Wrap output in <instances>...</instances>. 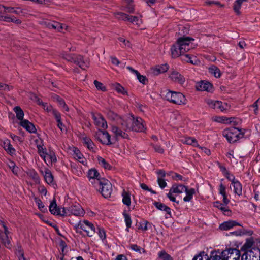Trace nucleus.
<instances>
[{
    "label": "nucleus",
    "mask_w": 260,
    "mask_h": 260,
    "mask_svg": "<svg viewBox=\"0 0 260 260\" xmlns=\"http://www.w3.org/2000/svg\"><path fill=\"white\" fill-rule=\"evenodd\" d=\"M241 260H260V249L252 248L247 250L241 256Z\"/></svg>",
    "instance_id": "obj_11"
},
{
    "label": "nucleus",
    "mask_w": 260,
    "mask_h": 260,
    "mask_svg": "<svg viewBox=\"0 0 260 260\" xmlns=\"http://www.w3.org/2000/svg\"><path fill=\"white\" fill-rule=\"evenodd\" d=\"M237 225L241 226V224L235 221L229 220L221 224L219 228L222 230H229Z\"/></svg>",
    "instance_id": "obj_28"
},
{
    "label": "nucleus",
    "mask_w": 260,
    "mask_h": 260,
    "mask_svg": "<svg viewBox=\"0 0 260 260\" xmlns=\"http://www.w3.org/2000/svg\"><path fill=\"white\" fill-rule=\"evenodd\" d=\"M41 172L43 175L44 179L47 184H51L53 183V177L49 169L45 168L44 171L42 170Z\"/></svg>",
    "instance_id": "obj_30"
},
{
    "label": "nucleus",
    "mask_w": 260,
    "mask_h": 260,
    "mask_svg": "<svg viewBox=\"0 0 260 260\" xmlns=\"http://www.w3.org/2000/svg\"><path fill=\"white\" fill-rule=\"evenodd\" d=\"M8 166L10 168V169H11L13 173L17 175L18 171H19V168L17 166H16L15 164L12 161H10L8 163Z\"/></svg>",
    "instance_id": "obj_53"
},
{
    "label": "nucleus",
    "mask_w": 260,
    "mask_h": 260,
    "mask_svg": "<svg viewBox=\"0 0 260 260\" xmlns=\"http://www.w3.org/2000/svg\"><path fill=\"white\" fill-rule=\"evenodd\" d=\"M223 136L226 138L229 143H234L242 137L243 134L238 128L232 127L224 130Z\"/></svg>",
    "instance_id": "obj_6"
},
{
    "label": "nucleus",
    "mask_w": 260,
    "mask_h": 260,
    "mask_svg": "<svg viewBox=\"0 0 260 260\" xmlns=\"http://www.w3.org/2000/svg\"><path fill=\"white\" fill-rule=\"evenodd\" d=\"M57 102L59 105V106L63 108L66 111H69V108L67 106L65 102L63 100V99H56Z\"/></svg>",
    "instance_id": "obj_60"
},
{
    "label": "nucleus",
    "mask_w": 260,
    "mask_h": 260,
    "mask_svg": "<svg viewBox=\"0 0 260 260\" xmlns=\"http://www.w3.org/2000/svg\"><path fill=\"white\" fill-rule=\"evenodd\" d=\"M40 23L46 26L50 29H55L60 32H63V30L67 29L66 25L60 24L57 22H50L48 20H43L41 21Z\"/></svg>",
    "instance_id": "obj_16"
},
{
    "label": "nucleus",
    "mask_w": 260,
    "mask_h": 260,
    "mask_svg": "<svg viewBox=\"0 0 260 260\" xmlns=\"http://www.w3.org/2000/svg\"><path fill=\"white\" fill-rule=\"evenodd\" d=\"M129 248L139 253H146V251L144 248L138 246L136 244H131L129 245Z\"/></svg>",
    "instance_id": "obj_51"
},
{
    "label": "nucleus",
    "mask_w": 260,
    "mask_h": 260,
    "mask_svg": "<svg viewBox=\"0 0 260 260\" xmlns=\"http://www.w3.org/2000/svg\"><path fill=\"white\" fill-rule=\"evenodd\" d=\"M49 208L50 212L52 214L60 216L64 215V208L61 209L58 208L55 199L50 203Z\"/></svg>",
    "instance_id": "obj_20"
},
{
    "label": "nucleus",
    "mask_w": 260,
    "mask_h": 260,
    "mask_svg": "<svg viewBox=\"0 0 260 260\" xmlns=\"http://www.w3.org/2000/svg\"><path fill=\"white\" fill-rule=\"evenodd\" d=\"M62 57L68 61L76 63L84 70H85L89 66V62L88 60H84L83 56L80 55L62 53Z\"/></svg>",
    "instance_id": "obj_3"
},
{
    "label": "nucleus",
    "mask_w": 260,
    "mask_h": 260,
    "mask_svg": "<svg viewBox=\"0 0 260 260\" xmlns=\"http://www.w3.org/2000/svg\"><path fill=\"white\" fill-rule=\"evenodd\" d=\"M169 66L167 64H163L154 67L151 69V71L154 75H157L167 72Z\"/></svg>",
    "instance_id": "obj_23"
},
{
    "label": "nucleus",
    "mask_w": 260,
    "mask_h": 260,
    "mask_svg": "<svg viewBox=\"0 0 260 260\" xmlns=\"http://www.w3.org/2000/svg\"><path fill=\"white\" fill-rule=\"evenodd\" d=\"M26 173L28 176H29L30 177H31L33 179V180L36 184L39 183L40 178H39L38 174H37V173L36 172V171L35 170H34V169L28 170L26 172Z\"/></svg>",
    "instance_id": "obj_41"
},
{
    "label": "nucleus",
    "mask_w": 260,
    "mask_h": 260,
    "mask_svg": "<svg viewBox=\"0 0 260 260\" xmlns=\"http://www.w3.org/2000/svg\"><path fill=\"white\" fill-rule=\"evenodd\" d=\"M88 177L89 180L93 184L94 187L97 189L98 184H99L102 179H104L100 177L99 173L95 169H91L88 171Z\"/></svg>",
    "instance_id": "obj_13"
},
{
    "label": "nucleus",
    "mask_w": 260,
    "mask_h": 260,
    "mask_svg": "<svg viewBox=\"0 0 260 260\" xmlns=\"http://www.w3.org/2000/svg\"><path fill=\"white\" fill-rule=\"evenodd\" d=\"M95 137L103 144H111L110 136L107 132L99 130L95 134Z\"/></svg>",
    "instance_id": "obj_18"
},
{
    "label": "nucleus",
    "mask_w": 260,
    "mask_h": 260,
    "mask_svg": "<svg viewBox=\"0 0 260 260\" xmlns=\"http://www.w3.org/2000/svg\"><path fill=\"white\" fill-rule=\"evenodd\" d=\"M196 88L198 90L208 92H212L214 89L212 84L206 80H202L197 82Z\"/></svg>",
    "instance_id": "obj_17"
},
{
    "label": "nucleus",
    "mask_w": 260,
    "mask_h": 260,
    "mask_svg": "<svg viewBox=\"0 0 260 260\" xmlns=\"http://www.w3.org/2000/svg\"><path fill=\"white\" fill-rule=\"evenodd\" d=\"M240 251L236 248H228L223 250V259L225 260H239Z\"/></svg>",
    "instance_id": "obj_12"
},
{
    "label": "nucleus",
    "mask_w": 260,
    "mask_h": 260,
    "mask_svg": "<svg viewBox=\"0 0 260 260\" xmlns=\"http://www.w3.org/2000/svg\"><path fill=\"white\" fill-rule=\"evenodd\" d=\"M35 202L37 205L38 208L42 211L45 212L47 211V208L45 207L42 202L38 199H35Z\"/></svg>",
    "instance_id": "obj_54"
},
{
    "label": "nucleus",
    "mask_w": 260,
    "mask_h": 260,
    "mask_svg": "<svg viewBox=\"0 0 260 260\" xmlns=\"http://www.w3.org/2000/svg\"><path fill=\"white\" fill-rule=\"evenodd\" d=\"M36 103L38 105L42 107V108L47 112H51L57 122L61 121L60 113L56 110L53 109L52 107L46 103L43 102L40 99H37Z\"/></svg>",
    "instance_id": "obj_15"
},
{
    "label": "nucleus",
    "mask_w": 260,
    "mask_h": 260,
    "mask_svg": "<svg viewBox=\"0 0 260 260\" xmlns=\"http://www.w3.org/2000/svg\"><path fill=\"white\" fill-rule=\"evenodd\" d=\"M47 164L56 161V157L54 152H50L49 153H46L45 159H43Z\"/></svg>",
    "instance_id": "obj_45"
},
{
    "label": "nucleus",
    "mask_w": 260,
    "mask_h": 260,
    "mask_svg": "<svg viewBox=\"0 0 260 260\" xmlns=\"http://www.w3.org/2000/svg\"><path fill=\"white\" fill-rule=\"evenodd\" d=\"M111 131L116 139L120 138H126L128 137L127 134L116 126L112 125L111 126Z\"/></svg>",
    "instance_id": "obj_25"
},
{
    "label": "nucleus",
    "mask_w": 260,
    "mask_h": 260,
    "mask_svg": "<svg viewBox=\"0 0 260 260\" xmlns=\"http://www.w3.org/2000/svg\"><path fill=\"white\" fill-rule=\"evenodd\" d=\"M84 142L87 145V147L90 150H92L94 147V144L92 140L87 137H85L83 138Z\"/></svg>",
    "instance_id": "obj_52"
},
{
    "label": "nucleus",
    "mask_w": 260,
    "mask_h": 260,
    "mask_svg": "<svg viewBox=\"0 0 260 260\" xmlns=\"http://www.w3.org/2000/svg\"><path fill=\"white\" fill-rule=\"evenodd\" d=\"M11 239L8 228L3 221L0 220V240L2 244L9 249L12 246L11 243Z\"/></svg>",
    "instance_id": "obj_5"
},
{
    "label": "nucleus",
    "mask_w": 260,
    "mask_h": 260,
    "mask_svg": "<svg viewBox=\"0 0 260 260\" xmlns=\"http://www.w3.org/2000/svg\"><path fill=\"white\" fill-rule=\"evenodd\" d=\"M98 160L99 164L105 169H110L111 166L102 157H98Z\"/></svg>",
    "instance_id": "obj_49"
},
{
    "label": "nucleus",
    "mask_w": 260,
    "mask_h": 260,
    "mask_svg": "<svg viewBox=\"0 0 260 260\" xmlns=\"http://www.w3.org/2000/svg\"><path fill=\"white\" fill-rule=\"evenodd\" d=\"M74 157L79 162L82 164L84 165H86L87 164L86 159L84 157L83 155L81 152L77 149L75 148L74 151Z\"/></svg>",
    "instance_id": "obj_32"
},
{
    "label": "nucleus",
    "mask_w": 260,
    "mask_h": 260,
    "mask_svg": "<svg viewBox=\"0 0 260 260\" xmlns=\"http://www.w3.org/2000/svg\"><path fill=\"white\" fill-rule=\"evenodd\" d=\"M186 196L183 198V201L185 202H189L193 199V195L196 194V190L193 188H188V186L185 187L184 190Z\"/></svg>",
    "instance_id": "obj_24"
},
{
    "label": "nucleus",
    "mask_w": 260,
    "mask_h": 260,
    "mask_svg": "<svg viewBox=\"0 0 260 260\" xmlns=\"http://www.w3.org/2000/svg\"><path fill=\"white\" fill-rule=\"evenodd\" d=\"M92 118L94 121V123L99 127L106 129L107 128V124L106 120L100 114H92Z\"/></svg>",
    "instance_id": "obj_21"
},
{
    "label": "nucleus",
    "mask_w": 260,
    "mask_h": 260,
    "mask_svg": "<svg viewBox=\"0 0 260 260\" xmlns=\"http://www.w3.org/2000/svg\"><path fill=\"white\" fill-rule=\"evenodd\" d=\"M118 41L119 42V45L121 47L131 48L132 46L131 42L123 37H119Z\"/></svg>",
    "instance_id": "obj_46"
},
{
    "label": "nucleus",
    "mask_w": 260,
    "mask_h": 260,
    "mask_svg": "<svg viewBox=\"0 0 260 260\" xmlns=\"http://www.w3.org/2000/svg\"><path fill=\"white\" fill-rule=\"evenodd\" d=\"M169 78L174 82L182 84L184 81V78L178 72L172 71L169 75Z\"/></svg>",
    "instance_id": "obj_22"
},
{
    "label": "nucleus",
    "mask_w": 260,
    "mask_h": 260,
    "mask_svg": "<svg viewBox=\"0 0 260 260\" xmlns=\"http://www.w3.org/2000/svg\"><path fill=\"white\" fill-rule=\"evenodd\" d=\"M185 187L186 186L181 184H173L172 187L170 188L168 193L167 194V197L171 201L175 202L178 205L179 204V202L176 200V198L173 194H180L183 193L184 192V189H185Z\"/></svg>",
    "instance_id": "obj_9"
},
{
    "label": "nucleus",
    "mask_w": 260,
    "mask_h": 260,
    "mask_svg": "<svg viewBox=\"0 0 260 260\" xmlns=\"http://www.w3.org/2000/svg\"><path fill=\"white\" fill-rule=\"evenodd\" d=\"M167 100L170 103L179 105H185L187 103L186 99H167Z\"/></svg>",
    "instance_id": "obj_47"
},
{
    "label": "nucleus",
    "mask_w": 260,
    "mask_h": 260,
    "mask_svg": "<svg viewBox=\"0 0 260 260\" xmlns=\"http://www.w3.org/2000/svg\"><path fill=\"white\" fill-rule=\"evenodd\" d=\"M12 89V86L0 82V90L8 91Z\"/></svg>",
    "instance_id": "obj_63"
},
{
    "label": "nucleus",
    "mask_w": 260,
    "mask_h": 260,
    "mask_svg": "<svg viewBox=\"0 0 260 260\" xmlns=\"http://www.w3.org/2000/svg\"><path fill=\"white\" fill-rule=\"evenodd\" d=\"M232 185L234 188V192L235 194L241 196L242 192V185L238 180L232 183Z\"/></svg>",
    "instance_id": "obj_37"
},
{
    "label": "nucleus",
    "mask_w": 260,
    "mask_h": 260,
    "mask_svg": "<svg viewBox=\"0 0 260 260\" xmlns=\"http://www.w3.org/2000/svg\"><path fill=\"white\" fill-rule=\"evenodd\" d=\"M210 254L212 260H225L223 259V251L215 250L212 251Z\"/></svg>",
    "instance_id": "obj_36"
},
{
    "label": "nucleus",
    "mask_w": 260,
    "mask_h": 260,
    "mask_svg": "<svg viewBox=\"0 0 260 260\" xmlns=\"http://www.w3.org/2000/svg\"><path fill=\"white\" fill-rule=\"evenodd\" d=\"M157 183H158L159 187L161 189H163L167 186V183L165 181V180H164V178H157Z\"/></svg>",
    "instance_id": "obj_64"
},
{
    "label": "nucleus",
    "mask_w": 260,
    "mask_h": 260,
    "mask_svg": "<svg viewBox=\"0 0 260 260\" xmlns=\"http://www.w3.org/2000/svg\"><path fill=\"white\" fill-rule=\"evenodd\" d=\"M194 39L189 37L179 38L176 43L171 49L172 56L174 58L177 57L183 53L195 48L197 44L193 41Z\"/></svg>",
    "instance_id": "obj_1"
},
{
    "label": "nucleus",
    "mask_w": 260,
    "mask_h": 260,
    "mask_svg": "<svg viewBox=\"0 0 260 260\" xmlns=\"http://www.w3.org/2000/svg\"><path fill=\"white\" fill-rule=\"evenodd\" d=\"M94 84L95 86L98 90H101L102 91L106 90L105 86L101 82H100L96 80H95L94 81Z\"/></svg>",
    "instance_id": "obj_62"
},
{
    "label": "nucleus",
    "mask_w": 260,
    "mask_h": 260,
    "mask_svg": "<svg viewBox=\"0 0 260 260\" xmlns=\"http://www.w3.org/2000/svg\"><path fill=\"white\" fill-rule=\"evenodd\" d=\"M3 147L11 155H13L15 153V149L13 147L11 144L10 141L8 139H5L3 142Z\"/></svg>",
    "instance_id": "obj_31"
},
{
    "label": "nucleus",
    "mask_w": 260,
    "mask_h": 260,
    "mask_svg": "<svg viewBox=\"0 0 260 260\" xmlns=\"http://www.w3.org/2000/svg\"><path fill=\"white\" fill-rule=\"evenodd\" d=\"M64 215L63 216H70L73 215L76 216H83L85 211L79 204L72 205L67 208H64Z\"/></svg>",
    "instance_id": "obj_8"
},
{
    "label": "nucleus",
    "mask_w": 260,
    "mask_h": 260,
    "mask_svg": "<svg viewBox=\"0 0 260 260\" xmlns=\"http://www.w3.org/2000/svg\"><path fill=\"white\" fill-rule=\"evenodd\" d=\"M159 258L163 260H170L171 256L167 254L165 251H161L158 253Z\"/></svg>",
    "instance_id": "obj_57"
},
{
    "label": "nucleus",
    "mask_w": 260,
    "mask_h": 260,
    "mask_svg": "<svg viewBox=\"0 0 260 260\" xmlns=\"http://www.w3.org/2000/svg\"><path fill=\"white\" fill-rule=\"evenodd\" d=\"M114 88L118 92L122 93L123 95H125L126 93L123 87L118 83H116L114 85Z\"/></svg>",
    "instance_id": "obj_58"
},
{
    "label": "nucleus",
    "mask_w": 260,
    "mask_h": 260,
    "mask_svg": "<svg viewBox=\"0 0 260 260\" xmlns=\"http://www.w3.org/2000/svg\"><path fill=\"white\" fill-rule=\"evenodd\" d=\"M234 118H228L225 116H214L212 117L213 121L224 124H229L232 122Z\"/></svg>",
    "instance_id": "obj_33"
},
{
    "label": "nucleus",
    "mask_w": 260,
    "mask_h": 260,
    "mask_svg": "<svg viewBox=\"0 0 260 260\" xmlns=\"http://www.w3.org/2000/svg\"><path fill=\"white\" fill-rule=\"evenodd\" d=\"M38 152L40 156L43 159H45L46 152L45 149L41 145L37 146Z\"/></svg>",
    "instance_id": "obj_59"
},
{
    "label": "nucleus",
    "mask_w": 260,
    "mask_h": 260,
    "mask_svg": "<svg viewBox=\"0 0 260 260\" xmlns=\"http://www.w3.org/2000/svg\"><path fill=\"white\" fill-rule=\"evenodd\" d=\"M108 116L110 118L114 120H116L117 123L120 124L122 127L124 125L125 119H122L121 118L119 117L116 113H114L112 112H110L108 113Z\"/></svg>",
    "instance_id": "obj_38"
},
{
    "label": "nucleus",
    "mask_w": 260,
    "mask_h": 260,
    "mask_svg": "<svg viewBox=\"0 0 260 260\" xmlns=\"http://www.w3.org/2000/svg\"><path fill=\"white\" fill-rule=\"evenodd\" d=\"M19 9L17 8V10L13 7H5L3 5H0V13H19L18 11Z\"/></svg>",
    "instance_id": "obj_40"
},
{
    "label": "nucleus",
    "mask_w": 260,
    "mask_h": 260,
    "mask_svg": "<svg viewBox=\"0 0 260 260\" xmlns=\"http://www.w3.org/2000/svg\"><path fill=\"white\" fill-rule=\"evenodd\" d=\"M214 206L219 209L224 215L228 216L230 215L231 212L226 205L223 204L218 201H216L214 203Z\"/></svg>",
    "instance_id": "obj_29"
},
{
    "label": "nucleus",
    "mask_w": 260,
    "mask_h": 260,
    "mask_svg": "<svg viewBox=\"0 0 260 260\" xmlns=\"http://www.w3.org/2000/svg\"><path fill=\"white\" fill-rule=\"evenodd\" d=\"M126 68L133 74H135L137 79L139 80V81L142 83L143 84H146L147 82V79L146 77V76L142 75L140 74V73L137 71L133 68H132L131 67L127 66Z\"/></svg>",
    "instance_id": "obj_26"
},
{
    "label": "nucleus",
    "mask_w": 260,
    "mask_h": 260,
    "mask_svg": "<svg viewBox=\"0 0 260 260\" xmlns=\"http://www.w3.org/2000/svg\"><path fill=\"white\" fill-rule=\"evenodd\" d=\"M100 191L102 195L105 198H109L112 192V184L107 179H102L99 184H98V188Z\"/></svg>",
    "instance_id": "obj_7"
},
{
    "label": "nucleus",
    "mask_w": 260,
    "mask_h": 260,
    "mask_svg": "<svg viewBox=\"0 0 260 260\" xmlns=\"http://www.w3.org/2000/svg\"><path fill=\"white\" fill-rule=\"evenodd\" d=\"M192 260H208V255L203 252L195 256Z\"/></svg>",
    "instance_id": "obj_56"
},
{
    "label": "nucleus",
    "mask_w": 260,
    "mask_h": 260,
    "mask_svg": "<svg viewBox=\"0 0 260 260\" xmlns=\"http://www.w3.org/2000/svg\"><path fill=\"white\" fill-rule=\"evenodd\" d=\"M206 103L209 107L220 111L226 110L230 107V106L226 103H223L221 101L215 99H206Z\"/></svg>",
    "instance_id": "obj_10"
},
{
    "label": "nucleus",
    "mask_w": 260,
    "mask_h": 260,
    "mask_svg": "<svg viewBox=\"0 0 260 260\" xmlns=\"http://www.w3.org/2000/svg\"><path fill=\"white\" fill-rule=\"evenodd\" d=\"M123 216H124V221H125L127 228L128 229V228H131V225H132V221L130 216L125 213H123Z\"/></svg>",
    "instance_id": "obj_55"
},
{
    "label": "nucleus",
    "mask_w": 260,
    "mask_h": 260,
    "mask_svg": "<svg viewBox=\"0 0 260 260\" xmlns=\"http://www.w3.org/2000/svg\"><path fill=\"white\" fill-rule=\"evenodd\" d=\"M154 205L157 208L158 210L165 211L168 214L171 215V209L165 205V204L158 202H155L154 203Z\"/></svg>",
    "instance_id": "obj_39"
},
{
    "label": "nucleus",
    "mask_w": 260,
    "mask_h": 260,
    "mask_svg": "<svg viewBox=\"0 0 260 260\" xmlns=\"http://www.w3.org/2000/svg\"><path fill=\"white\" fill-rule=\"evenodd\" d=\"M183 60L192 64H198L200 63V61L196 56H190L189 55H185Z\"/></svg>",
    "instance_id": "obj_44"
},
{
    "label": "nucleus",
    "mask_w": 260,
    "mask_h": 260,
    "mask_svg": "<svg viewBox=\"0 0 260 260\" xmlns=\"http://www.w3.org/2000/svg\"><path fill=\"white\" fill-rule=\"evenodd\" d=\"M115 16L117 19L123 20L124 21H129L134 24L140 26L142 23V20L138 17L129 16L122 12H118L115 14Z\"/></svg>",
    "instance_id": "obj_14"
},
{
    "label": "nucleus",
    "mask_w": 260,
    "mask_h": 260,
    "mask_svg": "<svg viewBox=\"0 0 260 260\" xmlns=\"http://www.w3.org/2000/svg\"><path fill=\"white\" fill-rule=\"evenodd\" d=\"M125 3L126 6H125L126 10L129 12L132 13L134 11V6L133 5V0H125Z\"/></svg>",
    "instance_id": "obj_50"
},
{
    "label": "nucleus",
    "mask_w": 260,
    "mask_h": 260,
    "mask_svg": "<svg viewBox=\"0 0 260 260\" xmlns=\"http://www.w3.org/2000/svg\"><path fill=\"white\" fill-rule=\"evenodd\" d=\"M14 111L16 114V117L19 120L22 121L24 117V112L22 109L19 107L16 106L14 108Z\"/></svg>",
    "instance_id": "obj_48"
},
{
    "label": "nucleus",
    "mask_w": 260,
    "mask_h": 260,
    "mask_svg": "<svg viewBox=\"0 0 260 260\" xmlns=\"http://www.w3.org/2000/svg\"><path fill=\"white\" fill-rule=\"evenodd\" d=\"M182 143L187 145H191L193 146H198V143L196 139L191 137H184L181 139Z\"/></svg>",
    "instance_id": "obj_42"
},
{
    "label": "nucleus",
    "mask_w": 260,
    "mask_h": 260,
    "mask_svg": "<svg viewBox=\"0 0 260 260\" xmlns=\"http://www.w3.org/2000/svg\"><path fill=\"white\" fill-rule=\"evenodd\" d=\"M75 227L77 231L79 230H83L89 237H92L96 233V228L94 225L87 220H80L75 225Z\"/></svg>",
    "instance_id": "obj_4"
},
{
    "label": "nucleus",
    "mask_w": 260,
    "mask_h": 260,
    "mask_svg": "<svg viewBox=\"0 0 260 260\" xmlns=\"http://www.w3.org/2000/svg\"><path fill=\"white\" fill-rule=\"evenodd\" d=\"M98 234L100 237V238L102 240H104L106 239V233H105V232L104 231V230L102 228H99V227H98Z\"/></svg>",
    "instance_id": "obj_61"
},
{
    "label": "nucleus",
    "mask_w": 260,
    "mask_h": 260,
    "mask_svg": "<svg viewBox=\"0 0 260 260\" xmlns=\"http://www.w3.org/2000/svg\"><path fill=\"white\" fill-rule=\"evenodd\" d=\"M209 72L213 75L215 78H219L221 76V72L220 69L215 66H211L208 69Z\"/></svg>",
    "instance_id": "obj_35"
},
{
    "label": "nucleus",
    "mask_w": 260,
    "mask_h": 260,
    "mask_svg": "<svg viewBox=\"0 0 260 260\" xmlns=\"http://www.w3.org/2000/svg\"><path fill=\"white\" fill-rule=\"evenodd\" d=\"M20 125L29 133H35L36 132V129L34 125L27 120L25 119L21 121L20 122Z\"/></svg>",
    "instance_id": "obj_27"
},
{
    "label": "nucleus",
    "mask_w": 260,
    "mask_h": 260,
    "mask_svg": "<svg viewBox=\"0 0 260 260\" xmlns=\"http://www.w3.org/2000/svg\"><path fill=\"white\" fill-rule=\"evenodd\" d=\"M122 203L129 207L131 204V194L129 192L123 190L122 192Z\"/></svg>",
    "instance_id": "obj_34"
},
{
    "label": "nucleus",
    "mask_w": 260,
    "mask_h": 260,
    "mask_svg": "<svg viewBox=\"0 0 260 260\" xmlns=\"http://www.w3.org/2000/svg\"><path fill=\"white\" fill-rule=\"evenodd\" d=\"M122 128L125 131L132 130L136 132H144L146 129L143 119L139 117L135 118L132 115L125 118L124 124Z\"/></svg>",
    "instance_id": "obj_2"
},
{
    "label": "nucleus",
    "mask_w": 260,
    "mask_h": 260,
    "mask_svg": "<svg viewBox=\"0 0 260 260\" xmlns=\"http://www.w3.org/2000/svg\"><path fill=\"white\" fill-rule=\"evenodd\" d=\"M160 96L162 98H184L185 95L180 92L172 91L168 89H164L161 91Z\"/></svg>",
    "instance_id": "obj_19"
},
{
    "label": "nucleus",
    "mask_w": 260,
    "mask_h": 260,
    "mask_svg": "<svg viewBox=\"0 0 260 260\" xmlns=\"http://www.w3.org/2000/svg\"><path fill=\"white\" fill-rule=\"evenodd\" d=\"M248 0H236L233 5V9L234 12L237 14H240V9L241 7L242 4L244 2H246Z\"/></svg>",
    "instance_id": "obj_43"
}]
</instances>
